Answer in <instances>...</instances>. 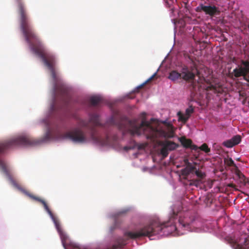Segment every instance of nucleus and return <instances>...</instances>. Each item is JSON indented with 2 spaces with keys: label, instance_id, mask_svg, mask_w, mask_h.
<instances>
[{
  "label": "nucleus",
  "instance_id": "6",
  "mask_svg": "<svg viewBox=\"0 0 249 249\" xmlns=\"http://www.w3.org/2000/svg\"><path fill=\"white\" fill-rule=\"evenodd\" d=\"M11 182H12L13 185L14 186L17 187L18 189L20 190L21 192H22L24 194H25L26 195H27V196L30 197L31 198H32V199H34L35 200L43 204V205L45 210L47 212L48 214L50 215V217L53 219V220L54 223L55 224V225L56 227L57 228V229H59V223H58L57 220L54 216L53 213H52V212H51V211L49 209V208L48 206L47 205V203H46V202L43 199H41V198H39L38 197H37V196H35L30 194L27 191H26L25 189L22 188L21 187H20V186L14 180L11 179Z\"/></svg>",
  "mask_w": 249,
  "mask_h": 249
},
{
  "label": "nucleus",
  "instance_id": "31",
  "mask_svg": "<svg viewBox=\"0 0 249 249\" xmlns=\"http://www.w3.org/2000/svg\"><path fill=\"white\" fill-rule=\"evenodd\" d=\"M111 122H112V124H115V123L114 122V119L113 118H112Z\"/></svg>",
  "mask_w": 249,
  "mask_h": 249
},
{
  "label": "nucleus",
  "instance_id": "8",
  "mask_svg": "<svg viewBox=\"0 0 249 249\" xmlns=\"http://www.w3.org/2000/svg\"><path fill=\"white\" fill-rule=\"evenodd\" d=\"M241 64L242 65H238L233 70L231 74V77L233 78V76L235 78L243 76L245 80L248 81L247 76L249 73V61L242 60Z\"/></svg>",
  "mask_w": 249,
  "mask_h": 249
},
{
  "label": "nucleus",
  "instance_id": "32",
  "mask_svg": "<svg viewBox=\"0 0 249 249\" xmlns=\"http://www.w3.org/2000/svg\"><path fill=\"white\" fill-rule=\"evenodd\" d=\"M113 230V228H111V231H112Z\"/></svg>",
  "mask_w": 249,
  "mask_h": 249
},
{
  "label": "nucleus",
  "instance_id": "17",
  "mask_svg": "<svg viewBox=\"0 0 249 249\" xmlns=\"http://www.w3.org/2000/svg\"><path fill=\"white\" fill-rule=\"evenodd\" d=\"M196 175L199 178L198 180L200 181L201 179L205 178L206 175L204 173L202 172L201 171L199 170H197L196 169L195 170L194 172Z\"/></svg>",
  "mask_w": 249,
  "mask_h": 249
},
{
  "label": "nucleus",
  "instance_id": "3",
  "mask_svg": "<svg viewBox=\"0 0 249 249\" xmlns=\"http://www.w3.org/2000/svg\"><path fill=\"white\" fill-rule=\"evenodd\" d=\"M39 142L33 139L29 135H21L0 143V153L13 146L18 145L32 146L38 143ZM0 167L5 173H8L5 163L0 160Z\"/></svg>",
  "mask_w": 249,
  "mask_h": 249
},
{
  "label": "nucleus",
  "instance_id": "23",
  "mask_svg": "<svg viewBox=\"0 0 249 249\" xmlns=\"http://www.w3.org/2000/svg\"><path fill=\"white\" fill-rule=\"evenodd\" d=\"M200 180L198 179H192L190 180L189 185L190 186H197L199 184Z\"/></svg>",
  "mask_w": 249,
  "mask_h": 249
},
{
  "label": "nucleus",
  "instance_id": "12",
  "mask_svg": "<svg viewBox=\"0 0 249 249\" xmlns=\"http://www.w3.org/2000/svg\"><path fill=\"white\" fill-rule=\"evenodd\" d=\"M179 141L182 146L186 148H190L194 150L198 149V147L196 145L193 144L192 141L190 139H186L185 137H181L179 138Z\"/></svg>",
  "mask_w": 249,
  "mask_h": 249
},
{
  "label": "nucleus",
  "instance_id": "21",
  "mask_svg": "<svg viewBox=\"0 0 249 249\" xmlns=\"http://www.w3.org/2000/svg\"><path fill=\"white\" fill-rule=\"evenodd\" d=\"M156 75H157V72H155L149 79H148L143 84H142L141 86H139L138 87V90L142 88V87H143L144 86V85H145L146 83H147L150 82L151 81H152L154 78V77L156 76Z\"/></svg>",
  "mask_w": 249,
  "mask_h": 249
},
{
  "label": "nucleus",
  "instance_id": "2",
  "mask_svg": "<svg viewBox=\"0 0 249 249\" xmlns=\"http://www.w3.org/2000/svg\"><path fill=\"white\" fill-rule=\"evenodd\" d=\"M125 123V122L122 121L118 125V128L122 130L124 133L127 132L132 136L143 135L147 139L152 141H155L160 137L172 138L175 135L173 125L166 121L162 122L166 127V130L158 129V122L153 118L151 119L149 122L143 119L140 125H137L134 121L129 120L127 121V127H126Z\"/></svg>",
  "mask_w": 249,
  "mask_h": 249
},
{
  "label": "nucleus",
  "instance_id": "1",
  "mask_svg": "<svg viewBox=\"0 0 249 249\" xmlns=\"http://www.w3.org/2000/svg\"><path fill=\"white\" fill-rule=\"evenodd\" d=\"M18 5V13L21 30L25 37L26 41L30 45L31 50L39 56L44 64L50 70L52 78L54 81L53 93H60L63 96L70 98L69 90L63 84H57V78L54 70L55 59L54 56L45 51L39 38L35 33L30 22L29 18L24 3L22 0H16Z\"/></svg>",
  "mask_w": 249,
  "mask_h": 249
},
{
  "label": "nucleus",
  "instance_id": "18",
  "mask_svg": "<svg viewBox=\"0 0 249 249\" xmlns=\"http://www.w3.org/2000/svg\"><path fill=\"white\" fill-rule=\"evenodd\" d=\"M178 116L179 120L183 123H186L189 119L188 117H187L185 114H183L180 112H178Z\"/></svg>",
  "mask_w": 249,
  "mask_h": 249
},
{
  "label": "nucleus",
  "instance_id": "13",
  "mask_svg": "<svg viewBox=\"0 0 249 249\" xmlns=\"http://www.w3.org/2000/svg\"><path fill=\"white\" fill-rule=\"evenodd\" d=\"M232 172L238 177L240 183L245 185L247 182L246 178L244 175L239 170L238 168L233 170Z\"/></svg>",
  "mask_w": 249,
  "mask_h": 249
},
{
  "label": "nucleus",
  "instance_id": "26",
  "mask_svg": "<svg viewBox=\"0 0 249 249\" xmlns=\"http://www.w3.org/2000/svg\"><path fill=\"white\" fill-rule=\"evenodd\" d=\"M193 111L194 110L193 108H187L185 111V115L187 116V117H188V118H189L191 114L193 112Z\"/></svg>",
  "mask_w": 249,
  "mask_h": 249
},
{
  "label": "nucleus",
  "instance_id": "4",
  "mask_svg": "<svg viewBox=\"0 0 249 249\" xmlns=\"http://www.w3.org/2000/svg\"><path fill=\"white\" fill-rule=\"evenodd\" d=\"M190 63L189 65L182 66L180 72L176 71H172L168 76L172 81H176L178 79H182L186 81H193L196 75H199V72L195 62L189 58Z\"/></svg>",
  "mask_w": 249,
  "mask_h": 249
},
{
  "label": "nucleus",
  "instance_id": "22",
  "mask_svg": "<svg viewBox=\"0 0 249 249\" xmlns=\"http://www.w3.org/2000/svg\"><path fill=\"white\" fill-rule=\"evenodd\" d=\"M201 150L204 151L206 153L210 152V148L208 147V145L206 143H203L199 148Z\"/></svg>",
  "mask_w": 249,
  "mask_h": 249
},
{
  "label": "nucleus",
  "instance_id": "16",
  "mask_svg": "<svg viewBox=\"0 0 249 249\" xmlns=\"http://www.w3.org/2000/svg\"><path fill=\"white\" fill-rule=\"evenodd\" d=\"M206 82L208 84V86L206 87V89L207 90H213L214 91H217V88L219 87V85H214L212 83H208L207 81Z\"/></svg>",
  "mask_w": 249,
  "mask_h": 249
},
{
  "label": "nucleus",
  "instance_id": "20",
  "mask_svg": "<svg viewBox=\"0 0 249 249\" xmlns=\"http://www.w3.org/2000/svg\"><path fill=\"white\" fill-rule=\"evenodd\" d=\"M223 145L228 148H231L234 146L231 139L224 142Z\"/></svg>",
  "mask_w": 249,
  "mask_h": 249
},
{
  "label": "nucleus",
  "instance_id": "19",
  "mask_svg": "<svg viewBox=\"0 0 249 249\" xmlns=\"http://www.w3.org/2000/svg\"><path fill=\"white\" fill-rule=\"evenodd\" d=\"M232 141L234 145L239 144L241 141V137L240 135H236L231 138Z\"/></svg>",
  "mask_w": 249,
  "mask_h": 249
},
{
  "label": "nucleus",
  "instance_id": "10",
  "mask_svg": "<svg viewBox=\"0 0 249 249\" xmlns=\"http://www.w3.org/2000/svg\"><path fill=\"white\" fill-rule=\"evenodd\" d=\"M184 162L185 163L186 167L184 168L181 169V173L183 176L185 177V178H186L189 175L194 173L196 168V163H191L187 159L184 160Z\"/></svg>",
  "mask_w": 249,
  "mask_h": 249
},
{
  "label": "nucleus",
  "instance_id": "9",
  "mask_svg": "<svg viewBox=\"0 0 249 249\" xmlns=\"http://www.w3.org/2000/svg\"><path fill=\"white\" fill-rule=\"evenodd\" d=\"M160 144L162 146L160 154L164 158L168 156V151L174 150L179 146L178 144L168 140L160 142Z\"/></svg>",
  "mask_w": 249,
  "mask_h": 249
},
{
  "label": "nucleus",
  "instance_id": "27",
  "mask_svg": "<svg viewBox=\"0 0 249 249\" xmlns=\"http://www.w3.org/2000/svg\"><path fill=\"white\" fill-rule=\"evenodd\" d=\"M173 0H164L166 4L168 7H170V6L172 4V3H173Z\"/></svg>",
  "mask_w": 249,
  "mask_h": 249
},
{
  "label": "nucleus",
  "instance_id": "25",
  "mask_svg": "<svg viewBox=\"0 0 249 249\" xmlns=\"http://www.w3.org/2000/svg\"><path fill=\"white\" fill-rule=\"evenodd\" d=\"M52 138V132L50 128H48L47 131L46 133L45 139L46 140H50Z\"/></svg>",
  "mask_w": 249,
  "mask_h": 249
},
{
  "label": "nucleus",
  "instance_id": "11",
  "mask_svg": "<svg viewBox=\"0 0 249 249\" xmlns=\"http://www.w3.org/2000/svg\"><path fill=\"white\" fill-rule=\"evenodd\" d=\"M204 11L206 14L209 15L211 17H214L219 15L220 11L219 9L215 6L208 5L206 6L201 4L198 8Z\"/></svg>",
  "mask_w": 249,
  "mask_h": 249
},
{
  "label": "nucleus",
  "instance_id": "15",
  "mask_svg": "<svg viewBox=\"0 0 249 249\" xmlns=\"http://www.w3.org/2000/svg\"><path fill=\"white\" fill-rule=\"evenodd\" d=\"M101 100L102 99L100 97L93 96L90 98L89 101L92 106H96L101 102Z\"/></svg>",
  "mask_w": 249,
  "mask_h": 249
},
{
  "label": "nucleus",
  "instance_id": "30",
  "mask_svg": "<svg viewBox=\"0 0 249 249\" xmlns=\"http://www.w3.org/2000/svg\"><path fill=\"white\" fill-rule=\"evenodd\" d=\"M125 213H126V211H122V212H119V214H121Z\"/></svg>",
  "mask_w": 249,
  "mask_h": 249
},
{
  "label": "nucleus",
  "instance_id": "7",
  "mask_svg": "<svg viewBox=\"0 0 249 249\" xmlns=\"http://www.w3.org/2000/svg\"><path fill=\"white\" fill-rule=\"evenodd\" d=\"M63 137L77 143H84L88 141L85 133L80 128H75L65 133Z\"/></svg>",
  "mask_w": 249,
  "mask_h": 249
},
{
  "label": "nucleus",
  "instance_id": "14",
  "mask_svg": "<svg viewBox=\"0 0 249 249\" xmlns=\"http://www.w3.org/2000/svg\"><path fill=\"white\" fill-rule=\"evenodd\" d=\"M224 163L227 166L232 167V169H231L232 172L233 170L236 169V168H238L231 158H224Z\"/></svg>",
  "mask_w": 249,
  "mask_h": 249
},
{
  "label": "nucleus",
  "instance_id": "24",
  "mask_svg": "<svg viewBox=\"0 0 249 249\" xmlns=\"http://www.w3.org/2000/svg\"><path fill=\"white\" fill-rule=\"evenodd\" d=\"M241 249H249V241L246 239L244 242V245L240 247Z\"/></svg>",
  "mask_w": 249,
  "mask_h": 249
},
{
  "label": "nucleus",
  "instance_id": "5",
  "mask_svg": "<svg viewBox=\"0 0 249 249\" xmlns=\"http://www.w3.org/2000/svg\"><path fill=\"white\" fill-rule=\"evenodd\" d=\"M79 125L82 127H87L90 130V139L94 142L102 145H106L108 142L107 138L105 140L103 139L98 136L94 128L96 126L101 125V124L100 123L99 116L98 114H91L89 121L81 120L79 122Z\"/></svg>",
  "mask_w": 249,
  "mask_h": 249
},
{
  "label": "nucleus",
  "instance_id": "28",
  "mask_svg": "<svg viewBox=\"0 0 249 249\" xmlns=\"http://www.w3.org/2000/svg\"><path fill=\"white\" fill-rule=\"evenodd\" d=\"M227 186L231 188H234L235 187V185L233 183H229L227 185Z\"/></svg>",
  "mask_w": 249,
  "mask_h": 249
},
{
  "label": "nucleus",
  "instance_id": "29",
  "mask_svg": "<svg viewBox=\"0 0 249 249\" xmlns=\"http://www.w3.org/2000/svg\"><path fill=\"white\" fill-rule=\"evenodd\" d=\"M124 150L125 151H128L131 149V147L130 146H124Z\"/></svg>",
  "mask_w": 249,
  "mask_h": 249
}]
</instances>
